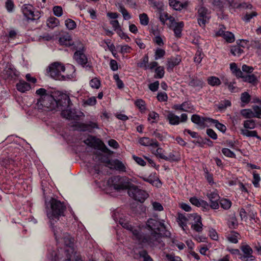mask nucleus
Instances as JSON below:
<instances>
[{"label": "nucleus", "instance_id": "09e8293b", "mask_svg": "<svg viewBox=\"0 0 261 261\" xmlns=\"http://www.w3.org/2000/svg\"><path fill=\"white\" fill-rule=\"evenodd\" d=\"M139 254L140 257L143 259V261H153L146 250H141L139 252Z\"/></svg>", "mask_w": 261, "mask_h": 261}, {"label": "nucleus", "instance_id": "052dcab7", "mask_svg": "<svg viewBox=\"0 0 261 261\" xmlns=\"http://www.w3.org/2000/svg\"><path fill=\"white\" fill-rule=\"evenodd\" d=\"M165 55V51L161 48H158L155 51L154 59L158 60L163 57Z\"/></svg>", "mask_w": 261, "mask_h": 261}, {"label": "nucleus", "instance_id": "774afa93", "mask_svg": "<svg viewBox=\"0 0 261 261\" xmlns=\"http://www.w3.org/2000/svg\"><path fill=\"white\" fill-rule=\"evenodd\" d=\"M251 45L255 48L261 49V39H255L251 41Z\"/></svg>", "mask_w": 261, "mask_h": 261}, {"label": "nucleus", "instance_id": "4d7b16f0", "mask_svg": "<svg viewBox=\"0 0 261 261\" xmlns=\"http://www.w3.org/2000/svg\"><path fill=\"white\" fill-rule=\"evenodd\" d=\"M54 14L57 17H60L63 14V9L61 6H56L53 9Z\"/></svg>", "mask_w": 261, "mask_h": 261}, {"label": "nucleus", "instance_id": "9b49d317", "mask_svg": "<svg viewBox=\"0 0 261 261\" xmlns=\"http://www.w3.org/2000/svg\"><path fill=\"white\" fill-rule=\"evenodd\" d=\"M130 231L132 232L133 239L137 240L139 243H147L148 244V237H145L141 233L140 228L133 227Z\"/></svg>", "mask_w": 261, "mask_h": 261}, {"label": "nucleus", "instance_id": "338daca9", "mask_svg": "<svg viewBox=\"0 0 261 261\" xmlns=\"http://www.w3.org/2000/svg\"><path fill=\"white\" fill-rule=\"evenodd\" d=\"M62 110L61 115L62 116L68 119H70L71 117V112L70 110L67 109H61Z\"/></svg>", "mask_w": 261, "mask_h": 261}, {"label": "nucleus", "instance_id": "79ce46f5", "mask_svg": "<svg viewBox=\"0 0 261 261\" xmlns=\"http://www.w3.org/2000/svg\"><path fill=\"white\" fill-rule=\"evenodd\" d=\"M244 127L246 128L245 129H253L256 127V124L254 120L250 119V120H247L246 121H244L243 123Z\"/></svg>", "mask_w": 261, "mask_h": 261}, {"label": "nucleus", "instance_id": "c9c22d12", "mask_svg": "<svg viewBox=\"0 0 261 261\" xmlns=\"http://www.w3.org/2000/svg\"><path fill=\"white\" fill-rule=\"evenodd\" d=\"M239 234L236 232L232 231L227 236V239L231 243H237L238 242V237Z\"/></svg>", "mask_w": 261, "mask_h": 261}, {"label": "nucleus", "instance_id": "423d86ee", "mask_svg": "<svg viewBox=\"0 0 261 261\" xmlns=\"http://www.w3.org/2000/svg\"><path fill=\"white\" fill-rule=\"evenodd\" d=\"M23 16L28 21H34L38 20L41 16V12L34 11V7L30 4H24L21 8Z\"/></svg>", "mask_w": 261, "mask_h": 261}, {"label": "nucleus", "instance_id": "f3484780", "mask_svg": "<svg viewBox=\"0 0 261 261\" xmlns=\"http://www.w3.org/2000/svg\"><path fill=\"white\" fill-rule=\"evenodd\" d=\"M181 62V58L179 56L172 57L168 59L167 69L168 71L172 70L173 68L178 65Z\"/></svg>", "mask_w": 261, "mask_h": 261}, {"label": "nucleus", "instance_id": "ddd939ff", "mask_svg": "<svg viewBox=\"0 0 261 261\" xmlns=\"http://www.w3.org/2000/svg\"><path fill=\"white\" fill-rule=\"evenodd\" d=\"M207 196L211 203L210 207L213 209H218L219 207L218 201L219 200L220 197L219 195L216 192H211L207 194Z\"/></svg>", "mask_w": 261, "mask_h": 261}, {"label": "nucleus", "instance_id": "7ed1b4c3", "mask_svg": "<svg viewBox=\"0 0 261 261\" xmlns=\"http://www.w3.org/2000/svg\"><path fill=\"white\" fill-rule=\"evenodd\" d=\"M36 94L40 97L35 104V108L42 111H51L57 108V100L52 95L47 93L44 88L36 90Z\"/></svg>", "mask_w": 261, "mask_h": 261}, {"label": "nucleus", "instance_id": "603ef678", "mask_svg": "<svg viewBox=\"0 0 261 261\" xmlns=\"http://www.w3.org/2000/svg\"><path fill=\"white\" fill-rule=\"evenodd\" d=\"M220 204L222 208L228 210L231 205V202L229 200L223 199L220 201Z\"/></svg>", "mask_w": 261, "mask_h": 261}, {"label": "nucleus", "instance_id": "c756f323", "mask_svg": "<svg viewBox=\"0 0 261 261\" xmlns=\"http://www.w3.org/2000/svg\"><path fill=\"white\" fill-rule=\"evenodd\" d=\"M208 122L212 123L215 124L216 127L220 132L224 133L226 130V127L223 124L220 123L217 120L213 119L212 118L207 119Z\"/></svg>", "mask_w": 261, "mask_h": 261}, {"label": "nucleus", "instance_id": "f8f14e48", "mask_svg": "<svg viewBox=\"0 0 261 261\" xmlns=\"http://www.w3.org/2000/svg\"><path fill=\"white\" fill-rule=\"evenodd\" d=\"M191 216L193 218V219L195 220L194 224L191 225L192 229L196 232H200L202 231L203 225L201 222V217L196 213L192 214Z\"/></svg>", "mask_w": 261, "mask_h": 261}, {"label": "nucleus", "instance_id": "f257e3e1", "mask_svg": "<svg viewBox=\"0 0 261 261\" xmlns=\"http://www.w3.org/2000/svg\"><path fill=\"white\" fill-rule=\"evenodd\" d=\"M147 228L151 230L150 235L148 237V245L151 247L161 248L164 244L161 240L162 236L170 237L171 233L167 230L165 224L155 219L150 218L146 222Z\"/></svg>", "mask_w": 261, "mask_h": 261}, {"label": "nucleus", "instance_id": "0eeeda50", "mask_svg": "<svg viewBox=\"0 0 261 261\" xmlns=\"http://www.w3.org/2000/svg\"><path fill=\"white\" fill-rule=\"evenodd\" d=\"M128 194L130 197L140 202H144L148 196L145 191L139 189L134 185L128 190Z\"/></svg>", "mask_w": 261, "mask_h": 261}, {"label": "nucleus", "instance_id": "72a5a7b5", "mask_svg": "<svg viewBox=\"0 0 261 261\" xmlns=\"http://www.w3.org/2000/svg\"><path fill=\"white\" fill-rule=\"evenodd\" d=\"M173 108L177 110L188 112L191 109V106L188 102H184L180 105H174Z\"/></svg>", "mask_w": 261, "mask_h": 261}, {"label": "nucleus", "instance_id": "b1692460", "mask_svg": "<svg viewBox=\"0 0 261 261\" xmlns=\"http://www.w3.org/2000/svg\"><path fill=\"white\" fill-rule=\"evenodd\" d=\"M227 1L229 6L233 8H239L240 7H242L244 8L251 9L252 7V5L250 4H238L235 1V0H227Z\"/></svg>", "mask_w": 261, "mask_h": 261}, {"label": "nucleus", "instance_id": "39448f33", "mask_svg": "<svg viewBox=\"0 0 261 261\" xmlns=\"http://www.w3.org/2000/svg\"><path fill=\"white\" fill-rule=\"evenodd\" d=\"M133 186L130 179L126 176H115L112 178V186L117 191L128 189Z\"/></svg>", "mask_w": 261, "mask_h": 261}, {"label": "nucleus", "instance_id": "864d4df0", "mask_svg": "<svg viewBox=\"0 0 261 261\" xmlns=\"http://www.w3.org/2000/svg\"><path fill=\"white\" fill-rule=\"evenodd\" d=\"M65 25L69 30H73L76 27L75 21L71 19H67L65 20Z\"/></svg>", "mask_w": 261, "mask_h": 261}, {"label": "nucleus", "instance_id": "0e129e2a", "mask_svg": "<svg viewBox=\"0 0 261 261\" xmlns=\"http://www.w3.org/2000/svg\"><path fill=\"white\" fill-rule=\"evenodd\" d=\"M159 118V115L158 113L154 111H152L149 113L148 115V119L150 120V119L153 120L152 121V123H154L155 122H156Z\"/></svg>", "mask_w": 261, "mask_h": 261}, {"label": "nucleus", "instance_id": "ea45409f", "mask_svg": "<svg viewBox=\"0 0 261 261\" xmlns=\"http://www.w3.org/2000/svg\"><path fill=\"white\" fill-rule=\"evenodd\" d=\"M180 158L179 155L177 153H174V152H171L169 153L168 156H166L165 160L169 161L170 162H176L180 160Z\"/></svg>", "mask_w": 261, "mask_h": 261}, {"label": "nucleus", "instance_id": "412c9836", "mask_svg": "<svg viewBox=\"0 0 261 261\" xmlns=\"http://www.w3.org/2000/svg\"><path fill=\"white\" fill-rule=\"evenodd\" d=\"M208 118H209L207 117H201L198 115L194 114L191 117V121L200 126H203L204 125L205 122H208V120L207 119Z\"/></svg>", "mask_w": 261, "mask_h": 261}, {"label": "nucleus", "instance_id": "5fc2aeb1", "mask_svg": "<svg viewBox=\"0 0 261 261\" xmlns=\"http://www.w3.org/2000/svg\"><path fill=\"white\" fill-rule=\"evenodd\" d=\"M228 225L230 228H235L238 226V221L234 215L230 218L228 222Z\"/></svg>", "mask_w": 261, "mask_h": 261}, {"label": "nucleus", "instance_id": "dca6fc26", "mask_svg": "<svg viewBox=\"0 0 261 261\" xmlns=\"http://www.w3.org/2000/svg\"><path fill=\"white\" fill-rule=\"evenodd\" d=\"M107 163L113 166L114 168L119 172H125L126 167L124 164L120 161L117 159L112 161L109 160Z\"/></svg>", "mask_w": 261, "mask_h": 261}, {"label": "nucleus", "instance_id": "7c9ffc66", "mask_svg": "<svg viewBox=\"0 0 261 261\" xmlns=\"http://www.w3.org/2000/svg\"><path fill=\"white\" fill-rule=\"evenodd\" d=\"M184 27V22L181 21L176 23L175 26L173 29L174 35L176 37L179 38L181 37V32Z\"/></svg>", "mask_w": 261, "mask_h": 261}, {"label": "nucleus", "instance_id": "6e6d98bb", "mask_svg": "<svg viewBox=\"0 0 261 261\" xmlns=\"http://www.w3.org/2000/svg\"><path fill=\"white\" fill-rule=\"evenodd\" d=\"M90 85L92 88L98 89L100 86V82L97 78H94L90 81Z\"/></svg>", "mask_w": 261, "mask_h": 261}, {"label": "nucleus", "instance_id": "a18cd8bd", "mask_svg": "<svg viewBox=\"0 0 261 261\" xmlns=\"http://www.w3.org/2000/svg\"><path fill=\"white\" fill-rule=\"evenodd\" d=\"M155 78L161 79L162 78L165 73L164 68L163 66H159L155 69Z\"/></svg>", "mask_w": 261, "mask_h": 261}, {"label": "nucleus", "instance_id": "8fccbe9b", "mask_svg": "<svg viewBox=\"0 0 261 261\" xmlns=\"http://www.w3.org/2000/svg\"><path fill=\"white\" fill-rule=\"evenodd\" d=\"M231 106V102L228 100H224L221 101L218 105V108L220 110H223L226 109L228 107Z\"/></svg>", "mask_w": 261, "mask_h": 261}, {"label": "nucleus", "instance_id": "bb28decb", "mask_svg": "<svg viewBox=\"0 0 261 261\" xmlns=\"http://www.w3.org/2000/svg\"><path fill=\"white\" fill-rule=\"evenodd\" d=\"M203 81L197 77H194L191 79L189 82V86L193 87H198L201 88L203 86Z\"/></svg>", "mask_w": 261, "mask_h": 261}, {"label": "nucleus", "instance_id": "e433bc0d", "mask_svg": "<svg viewBox=\"0 0 261 261\" xmlns=\"http://www.w3.org/2000/svg\"><path fill=\"white\" fill-rule=\"evenodd\" d=\"M148 56L147 55H146L141 60L140 62L138 63V66L140 68H144L145 70L148 69Z\"/></svg>", "mask_w": 261, "mask_h": 261}, {"label": "nucleus", "instance_id": "6e6552de", "mask_svg": "<svg viewBox=\"0 0 261 261\" xmlns=\"http://www.w3.org/2000/svg\"><path fill=\"white\" fill-rule=\"evenodd\" d=\"M72 101L68 94L62 93L59 95V98L57 100V107L60 109H70L72 106Z\"/></svg>", "mask_w": 261, "mask_h": 261}, {"label": "nucleus", "instance_id": "5701e85b", "mask_svg": "<svg viewBox=\"0 0 261 261\" xmlns=\"http://www.w3.org/2000/svg\"><path fill=\"white\" fill-rule=\"evenodd\" d=\"M62 240H63L65 245L69 248V249L67 250L66 251L67 252H73V249L72 247L73 245L74 239L70 237L68 233H66L65 234H64L63 238H62Z\"/></svg>", "mask_w": 261, "mask_h": 261}, {"label": "nucleus", "instance_id": "c03bdc74", "mask_svg": "<svg viewBox=\"0 0 261 261\" xmlns=\"http://www.w3.org/2000/svg\"><path fill=\"white\" fill-rule=\"evenodd\" d=\"M230 51L233 56L239 57L243 53V50L240 46L236 45L231 47Z\"/></svg>", "mask_w": 261, "mask_h": 261}, {"label": "nucleus", "instance_id": "49530a36", "mask_svg": "<svg viewBox=\"0 0 261 261\" xmlns=\"http://www.w3.org/2000/svg\"><path fill=\"white\" fill-rule=\"evenodd\" d=\"M241 114L245 118H251L254 117L253 112L250 109H243L241 111Z\"/></svg>", "mask_w": 261, "mask_h": 261}, {"label": "nucleus", "instance_id": "f704fd0d", "mask_svg": "<svg viewBox=\"0 0 261 261\" xmlns=\"http://www.w3.org/2000/svg\"><path fill=\"white\" fill-rule=\"evenodd\" d=\"M70 41H71V37L68 34H66L63 36H62L60 37L59 41L60 43L62 45H65L66 46L70 45Z\"/></svg>", "mask_w": 261, "mask_h": 261}, {"label": "nucleus", "instance_id": "cd10ccee", "mask_svg": "<svg viewBox=\"0 0 261 261\" xmlns=\"http://www.w3.org/2000/svg\"><path fill=\"white\" fill-rule=\"evenodd\" d=\"M81 126V130L83 131L91 132L94 128H98L97 123L91 121L87 124H82Z\"/></svg>", "mask_w": 261, "mask_h": 261}, {"label": "nucleus", "instance_id": "bf43d9fd", "mask_svg": "<svg viewBox=\"0 0 261 261\" xmlns=\"http://www.w3.org/2000/svg\"><path fill=\"white\" fill-rule=\"evenodd\" d=\"M212 4L219 11H223L224 6L221 0H212Z\"/></svg>", "mask_w": 261, "mask_h": 261}, {"label": "nucleus", "instance_id": "680f3d73", "mask_svg": "<svg viewBox=\"0 0 261 261\" xmlns=\"http://www.w3.org/2000/svg\"><path fill=\"white\" fill-rule=\"evenodd\" d=\"M222 152L225 156L227 157L235 158L236 156L234 153L227 148H223L222 149Z\"/></svg>", "mask_w": 261, "mask_h": 261}, {"label": "nucleus", "instance_id": "6ab92c4d", "mask_svg": "<svg viewBox=\"0 0 261 261\" xmlns=\"http://www.w3.org/2000/svg\"><path fill=\"white\" fill-rule=\"evenodd\" d=\"M169 5L175 10H181L188 6V3H182L177 0H169Z\"/></svg>", "mask_w": 261, "mask_h": 261}, {"label": "nucleus", "instance_id": "f03ea898", "mask_svg": "<svg viewBox=\"0 0 261 261\" xmlns=\"http://www.w3.org/2000/svg\"><path fill=\"white\" fill-rule=\"evenodd\" d=\"M46 215L51 225L59 221L61 217L64 216L66 207L64 202L51 198L48 203L46 202Z\"/></svg>", "mask_w": 261, "mask_h": 261}, {"label": "nucleus", "instance_id": "de8ad7c7", "mask_svg": "<svg viewBox=\"0 0 261 261\" xmlns=\"http://www.w3.org/2000/svg\"><path fill=\"white\" fill-rule=\"evenodd\" d=\"M140 22L143 25H147L149 23V18L146 13H142L139 15Z\"/></svg>", "mask_w": 261, "mask_h": 261}, {"label": "nucleus", "instance_id": "c85d7f7f", "mask_svg": "<svg viewBox=\"0 0 261 261\" xmlns=\"http://www.w3.org/2000/svg\"><path fill=\"white\" fill-rule=\"evenodd\" d=\"M241 133L244 136L247 137H255L261 140V137L258 136L256 130H249L248 129H242L241 130Z\"/></svg>", "mask_w": 261, "mask_h": 261}, {"label": "nucleus", "instance_id": "aec40b11", "mask_svg": "<svg viewBox=\"0 0 261 261\" xmlns=\"http://www.w3.org/2000/svg\"><path fill=\"white\" fill-rule=\"evenodd\" d=\"M192 214L186 213L178 214V223L182 228L186 225L187 221L193 219V218L191 216Z\"/></svg>", "mask_w": 261, "mask_h": 261}, {"label": "nucleus", "instance_id": "e2e57ef3", "mask_svg": "<svg viewBox=\"0 0 261 261\" xmlns=\"http://www.w3.org/2000/svg\"><path fill=\"white\" fill-rule=\"evenodd\" d=\"M253 110V115L254 117L261 118V108L257 106H253L252 107Z\"/></svg>", "mask_w": 261, "mask_h": 261}, {"label": "nucleus", "instance_id": "9d476101", "mask_svg": "<svg viewBox=\"0 0 261 261\" xmlns=\"http://www.w3.org/2000/svg\"><path fill=\"white\" fill-rule=\"evenodd\" d=\"M241 250L244 253V255L240 258L244 261H248V259L253 260L254 257L252 255L253 250L252 248L247 244L244 243L240 247Z\"/></svg>", "mask_w": 261, "mask_h": 261}, {"label": "nucleus", "instance_id": "a211bd4d", "mask_svg": "<svg viewBox=\"0 0 261 261\" xmlns=\"http://www.w3.org/2000/svg\"><path fill=\"white\" fill-rule=\"evenodd\" d=\"M115 6L118 8L119 12L122 14L124 20H128L131 18V15L125 9L122 3L117 2L115 4Z\"/></svg>", "mask_w": 261, "mask_h": 261}, {"label": "nucleus", "instance_id": "4468645a", "mask_svg": "<svg viewBox=\"0 0 261 261\" xmlns=\"http://www.w3.org/2000/svg\"><path fill=\"white\" fill-rule=\"evenodd\" d=\"M73 58L79 64L83 66H84L87 63V58L83 50L75 51L74 54Z\"/></svg>", "mask_w": 261, "mask_h": 261}, {"label": "nucleus", "instance_id": "20e7f679", "mask_svg": "<svg viewBox=\"0 0 261 261\" xmlns=\"http://www.w3.org/2000/svg\"><path fill=\"white\" fill-rule=\"evenodd\" d=\"M65 67L59 62H54L51 64L47 69V72L53 79L57 80H65L66 78L70 79L68 74H63L64 72Z\"/></svg>", "mask_w": 261, "mask_h": 261}, {"label": "nucleus", "instance_id": "2f4dec72", "mask_svg": "<svg viewBox=\"0 0 261 261\" xmlns=\"http://www.w3.org/2000/svg\"><path fill=\"white\" fill-rule=\"evenodd\" d=\"M60 21L58 19L55 17H50L46 21L47 26L53 29L59 24Z\"/></svg>", "mask_w": 261, "mask_h": 261}, {"label": "nucleus", "instance_id": "13d9d810", "mask_svg": "<svg viewBox=\"0 0 261 261\" xmlns=\"http://www.w3.org/2000/svg\"><path fill=\"white\" fill-rule=\"evenodd\" d=\"M257 15V13L253 11L250 13H246L243 18V20L245 22H248L250 21V20L254 17H255Z\"/></svg>", "mask_w": 261, "mask_h": 261}, {"label": "nucleus", "instance_id": "a878e982", "mask_svg": "<svg viewBox=\"0 0 261 261\" xmlns=\"http://www.w3.org/2000/svg\"><path fill=\"white\" fill-rule=\"evenodd\" d=\"M166 118L171 125H178L180 122V118L172 112H169Z\"/></svg>", "mask_w": 261, "mask_h": 261}, {"label": "nucleus", "instance_id": "393cba45", "mask_svg": "<svg viewBox=\"0 0 261 261\" xmlns=\"http://www.w3.org/2000/svg\"><path fill=\"white\" fill-rule=\"evenodd\" d=\"M16 88L18 91L24 93L29 90L31 88V86L29 84L24 81H20L19 83L16 84Z\"/></svg>", "mask_w": 261, "mask_h": 261}, {"label": "nucleus", "instance_id": "3c124183", "mask_svg": "<svg viewBox=\"0 0 261 261\" xmlns=\"http://www.w3.org/2000/svg\"><path fill=\"white\" fill-rule=\"evenodd\" d=\"M223 38L228 42L231 43L234 41V36L233 34L229 31H226Z\"/></svg>", "mask_w": 261, "mask_h": 261}, {"label": "nucleus", "instance_id": "69168bd1", "mask_svg": "<svg viewBox=\"0 0 261 261\" xmlns=\"http://www.w3.org/2000/svg\"><path fill=\"white\" fill-rule=\"evenodd\" d=\"M135 105L141 111L145 110V102L142 99H138L135 102Z\"/></svg>", "mask_w": 261, "mask_h": 261}, {"label": "nucleus", "instance_id": "2eb2a0df", "mask_svg": "<svg viewBox=\"0 0 261 261\" xmlns=\"http://www.w3.org/2000/svg\"><path fill=\"white\" fill-rule=\"evenodd\" d=\"M139 142L140 144L144 146H151L157 147L159 144L156 140L150 139L148 137H143L139 139Z\"/></svg>", "mask_w": 261, "mask_h": 261}, {"label": "nucleus", "instance_id": "473e14b6", "mask_svg": "<svg viewBox=\"0 0 261 261\" xmlns=\"http://www.w3.org/2000/svg\"><path fill=\"white\" fill-rule=\"evenodd\" d=\"M230 68L232 72L238 77H242L243 75V72L238 68L235 63H232L230 64Z\"/></svg>", "mask_w": 261, "mask_h": 261}, {"label": "nucleus", "instance_id": "1a4fd4ad", "mask_svg": "<svg viewBox=\"0 0 261 261\" xmlns=\"http://www.w3.org/2000/svg\"><path fill=\"white\" fill-rule=\"evenodd\" d=\"M18 76L16 70L13 66L7 63L2 72V76L5 80H12L15 79Z\"/></svg>", "mask_w": 261, "mask_h": 261}, {"label": "nucleus", "instance_id": "4be33fe9", "mask_svg": "<svg viewBox=\"0 0 261 261\" xmlns=\"http://www.w3.org/2000/svg\"><path fill=\"white\" fill-rule=\"evenodd\" d=\"M54 224L53 225L50 224V226L54 231L55 239L57 241H60L61 240H62V238H63L66 233L63 232L60 227L54 226Z\"/></svg>", "mask_w": 261, "mask_h": 261}, {"label": "nucleus", "instance_id": "37998d69", "mask_svg": "<svg viewBox=\"0 0 261 261\" xmlns=\"http://www.w3.org/2000/svg\"><path fill=\"white\" fill-rule=\"evenodd\" d=\"M242 78L244 79L243 80L244 82L252 84L255 83L257 81L256 76L253 74L247 75H243Z\"/></svg>", "mask_w": 261, "mask_h": 261}, {"label": "nucleus", "instance_id": "4c0bfd02", "mask_svg": "<svg viewBox=\"0 0 261 261\" xmlns=\"http://www.w3.org/2000/svg\"><path fill=\"white\" fill-rule=\"evenodd\" d=\"M142 178L144 181L149 182L153 186L155 184L156 187L160 186L162 184L159 178L153 179L151 178V175H150L148 177H143Z\"/></svg>", "mask_w": 261, "mask_h": 261}, {"label": "nucleus", "instance_id": "58836bf2", "mask_svg": "<svg viewBox=\"0 0 261 261\" xmlns=\"http://www.w3.org/2000/svg\"><path fill=\"white\" fill-rule=\"evenodd\" d=\"M207 83L212 86H217L221 84L220 79L216 76H210L207 79Z\"/></svg>", "mask_w": 261, "mask_h": 261}, {"label": "nucleus", "instance_id": "a19ab883", "mask_svg": "<svg viewBox=\"0 0 261 261\" xmlns=\"http://www.w3.org/2000/svg\"><path fill=\"white\" fill-rule=\"evenodd\" d=\"M198 13L200 17L210 18L208 11L205 7H200L198 10Z\"/></svg>", "mask_w": 261, "mask_h": 261}]
</instances>
